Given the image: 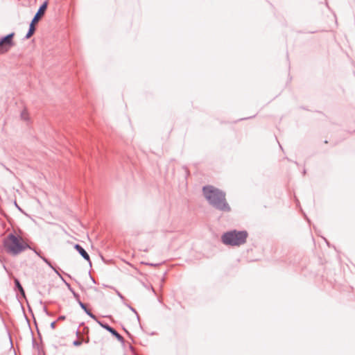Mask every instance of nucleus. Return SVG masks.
Segmentation results:
<instances>
[{
  "mask_svg": "<svg viewBox=\"0 0 355 355\" xmlns=\"http://www.w3.org/2000/svg\"><path fill=\"white\" fill-rule=\"evenodd\" d=\"M202 193L208 203L215 209L222 212H230L232 209L226 200V193L212 185L202 187Z\"/></svg>",
  "mask_w": 355,
  "mask_h": 355,
  "instance_id": "1",
  "label": "nucleus"
},
{
  "mask_svg": "<svg viewBox=\"0 0 355 355\" xmlns=\"http://www.w3.org/2000/svg\"><path fill=\"white\" fill-rule=\"evenodd\" d=\"M3 245L7 253L17 256L27 249H32V247L24 241V239L15 234L11 232L3 241Z\"/></svg>",
  "mask_w": 355,
  "mask_h": 355,
  "instance_id": "2",
  "label": "nucleus"
},
{
  "mask_svg": "<svg viewBox=\"0 0 355 355\" xmlns=\"http://www.w3.org/2000/svg\"><path fill=\"white\" fill-rule=\"evenodd\" d=\"M248 236L246 230H232L222 234L221 241L225 245L241 246L246 243Z\"/></svg>",
  "mask_w": 355,
  "mask_h": 355,
  "instance_id": "3",
  "label": "nucleus"
},
{
  "mask_svg": "<svg viewBox=\"0 0 355 355\" xmlns=\"http://www.w3.org/2000/svg\"><path fill=\"white\" fill-rule=\"evenodd\" d=\"M48 1H44L39 7L37 12L33 17L28 29V31L24 37V39H29L35 32V24L40 21L42 17L44 15L48 8Z\"/></svg>",
  "mask_w": 355,
  "mask_h": 355,
  "instance_id": "4",
  "label": "nucleus"
},
{
  "mask_svg": "<svg viewBox=\"0 0 355 355\" xmlns=\"http://www.w3.org/2000/svg\"><path fill=\"white\" fill-rule=\"evenodd\" d=\"M15 33L12 32L0 38V53L4 54L15 46L13 38Z\"/></svg>",
  "mask_w": 355,
  "mask_h": 355,
  "instance_id": "5",
  "label": "nucleus"
},
{
  "mask_svg": "<svg viewBox=\"0 0 355 355\" xmlns=\"http://www.w3.org/2000/svg\"><path fill=\"white\" fill-rule=\"evenodd\" d=\"M98 324L102 328L110 332L114 338L117 339V340H119L123 345V346L125 345V339L115 329L103 321H98Z\"/></svg>",
  "mask_w": 355,
  "mask_h": 355,
  "instance_id": "6",
  "label": "nucleus"
},
{
  "mask_svg": "<svg viewBox=\"0 0 355 355\" xmlns=\"http://www.w3.org/2000/svg\"><path fill=\"white\" fill-rule=\"evenodd\" d=\"M74 249L79 253V254L87 261L89 262V266H92V261L90 260V257L87 251L84 249V248L80 245L79 243H76L73 245Z\"/></svg>",
  "mask_w": 355,
  "mask_h": 355,
  "instance_id": "7",
  "label": "nucleus"
},
{
  "mask_svg": "<svg viewBox=\"0 0 355 355\" xmlns=\"http://www.w3.org/2000/svg\"><path fill=\"white\" fill-rule=\"evenodd\" d=\"M13 282L14 290L17 292H19L22 297L26 298L25 291L23 286H21L19 279L17 277H13Z\"/></svg>",
  "mask_w": 355,
  "mask_h": 355,
  "instance_id": "8",
  "label": "nucleus"
},
{
  "mask_svg": "<svg viewBox=\"0 0 355 355\" xmlns=\"http://www.w3.org/2000/svg\"><path fill=\"white\" fill-rule=\"evenodd\" d=\"M64 283L66 285V286L67 287V288L69 289V291L72 293V295L74 297V298L76 299V302L79 301V300H80L79 294L74 291V289L71 286V284L69 283H68L66 280H65V282H64Z\"/></svg>",
  "mask_w": 355,
  "mask_h": 355,
  "instance_id": "9",
  "label": "nucleus"
},
{
  "mask_svg": "<svg viewBox=\"0 0 355 355\" xmlns=\"http://www.w3.org/2000/svg\"><path fill=\"white\" fill-rule=\"evenodd\" d=\"M31 334H32V345L33 347H36L37 351H38V353L39 354H42V351H44L40 346L37 343L36 340H35L34 337H33V331L31 330Z\"/></svg>",
  "mask_w": 355,
  "mask_h": 355,
  "instance_id": "10",
  "label": "nucleus"
},
{
  "mask_svg": "<svg viewBox=\"0 0 355 355\" xmlns=\"http://www.w3.org/2000/svg\"><path fill=\"white\" fill-rule=\"evenodd\" d=\"M104 286L113 289L121 300H125L124 296L116 288L112 286L104 285Z\"/></svg>",
  "mask_w": 355,
  "mask_h": 355,
  "instance_id": "11",
  "label": "nucleus"
},
{
  "mask_svg": "<svg viewBox=\"0 0 355 355\" xmlns=\"http://www.w3.org/2000/svg\"><path fill=\"white\" fill-rule=\"evenodd\" d=\"M123 304H124V305H125V306H127V307H128V308L131 311H132L134 313H135V314H136V315H137V320L139 321V319H140V318H139V314H138V313H137V310H136L135 308H133L131 305H130L129 304H128V303H126V302H124Z\"/></svg>",
  "mask_w": 355,
  "mask_h": 355,
  "instance_id": "12",
  "label": "nucleus"
},
{
  "mask_svg": "<svg viewBox=\"0 0 355 355\" xmlns=\"http://www.w3.org/2000/svg\"><path fill=\"white\" fill-rule=\"evenodd\" d=\"M40 259L49 266L50 267L51 269L53 268V264L51 263V261L49 259H48L47 258H46L44 256H42L40 257Z\"/></svg>",
  "mask_w": 355,
  "mask_h": 355,
  "instance_id": "13",
  "label": "nucleus"
},
{
  "mask_svg": "<svg viewBox=\"0 0 355 355\" xmlns=\"http://www.w3.org/2000/svg\"><path fill=\"white\" fill-rule=\"evenodd\" d=\"M40 259L49 266L50 267L51 269L53 268V264L51 263V261L49 259H48L47 258H46L44 256H42L40 257Z\"/></svg>",
  "mask_w": 355,
  "mask_h": 355,
  "instance_id": "14",
  "label": "nucleus"
},
{
  "mask_svg": "<svg viewBox=\"0 0 355 355\" xmlns=\"http://www.w3.org/2000/svg\"><path fill=\"white\" fill-rule=\"evenodd\" d=\"M40 259L49 266L50 267L51 269L53 268V264L51 263V261L49 259H48L47 258H46L44 256H42L40 257Z\"/></svg>",
  "mask_w": 355,
  "mask_h": 355,
  "instance_id": "15",
  "label": "nucleus"
},
{
  "mask_svg": "<svg viewBox=\"0 0 355 355\" xmlns=\"http://www.w3.org/2000/svg\"><path fill=\"white\" fill-rule=\"evenodd\" d=\"M40 259L49 266L50 267L51 269L53 268V264L51 263V261L49 259H48L47 258H46L44 256H42L40 257Z\"/></svg>",
  "mask_w": 355,
  "mask_h": 355,
  "instance_id": "16",
  "label": "nucleus"
},
{
  "mask_svg": "<svg viewBox=\"0 0 355 355\" xmlns=\"http://www.w3.org/2000/svg\"><path fill=\"white\" fill-rule=\"evenodd\" d=\"M78 304L80 306V308L84 311V312L86 313L87 311L89 309L87 307L86 304H84L80 300L79 301H77Z\"/></svg>",
  "mask_w": 355,
  "mask_h": 355,
  "instance_id": "17",
  "label": "nucleus"
},
{
  "mask_svg": "<svg viewBox=\"0 0 355 355\" xmlns=\"http://www.w3.org/2000/svg\"><path fill=\"white\" fill-rule=\"evenodd\" d=\"M52 270L55 272V274H57V275L59 276V277L60 278V279L63 282H65V279L64 278L62 277V275L59 272V268H55V266H53V268H52Z\"/></svg>",
  "mask_w": 355,
  "mask_h": 355,
  "instance_id": "18",
  "label": "nucleus"
},
{
  "mask_svg": "<svg viewBox=\"0 0 355 355\" xmlns=\"http://www.w3.org/2000/svg\"><path fill=\"white\" fill-rule=\"evenodd\" d=\"M86 314H87L89 317H90L91 318H92L94 320H95L97 323H98V321H100V320L97 318V317H96L94 314H93V313H92V312L90 310L87 311V313H86Z\"/></svg>",
  "mask_w": 355,
  "mask_h": 355,
  "instance_id": "19",
  "label": "nucleus"
},
{
  "mask_svg": "<svg viewBox=\"0 0 355 355\" xmlns=\"http://www.w3.org/2000/svg\"><path fill=\"white\" fill-rule=\"evenodd\" d=\"M83 341L78 338L73 341V345L75 347H79L82 345Z\"/></svg>",
  "mask_w": 355,
  "mask_h": 355,
  "instance_id": "20",
  "label": "nucleus"
},
{
  "mask_svg": "<svg viewBox=\"0 0 355 355\" xmlns=\"http://www.w3.org/2000/svg\"><path fill=\"white\" fill-rule=\"evenodd\" d=\"M141 263L147 265V266H155V267L160 265V263H153L144 262V261H142Z\"/></svg>",
  "mask_w": 355,
  "mask_h": 355,
  "instance_id": "21",
  "label": "nucleus"
},
{
  "mask_svg": "<svg viewBox=\"0 0 355 355\" xmlns=\"http://www.w3.org/2000/svg\"><path fill=\"white\" fill-rule=\"evenodd\" d=\"M81 340L83 341V343H89L90 339H89L88 334L86 335L85 337L83 338Z\"/></svg>",
  "mask_w": 355,
  "mask_h": 355,
  "instance_id": "22",
  "label": "nucleus"
},
{
  "mask_svg": "<svg viewBox=\"0 0 355 355\" xmlns=\"http://www.w3.org/2000/svg\"><path fill=\"white\" fill-rule=\"evenodd\" d=\"M89 329L88 327H84L82 331L83 334L87 335L89 334Z\"/></svg>",
  "mask_w": 355,
  "mask_h": 355,
  "instance_id": "23",
  "label": "nucleus"
},
{
  "mask_svg": "<svg viewBox=\"0 0 355 355\" xmlns=\"http://www.w3.org/2000/svg\"><path fill=\"white\" fill-rule=\"evenodd\" d=\"M31 250H33L40 258L42 256L41 251H40V250L38 251L33 248H32V249H31Z\"/></svg>",
  "mask_w": 355,
  "mask_h": 355,
  "instance_id": "24",
  "label": "nucleus"
},
{
  "mask_svg": "<svg viewBox=\"0 0 355 355\" xmlns=\"http://www.w3.org/2000/svg\"><path fill=\"white\" fill-rule=\"evenodd\" d=\"M82 325H84V322H81L78 327V328L77 329V330L76 331V337L78 338L80 336V331L79 329L80 327L82 326Z\"/></svg>",
  "mask_w": 355,
  "mask_h": 355,
  "instance_id": "25",
  "label": "nucleus"
},
{
  "mask_svg": "<svg viewBox=\"0 0 355 355\" xmlns=\"http://www.w3.org/2000/svg\"><path fill=\"white\" fill-rule=\"evenodd\" d=\"M56 322H57V320H55V321H53L51 322L50 324V327L52 329H54L55 328V326H56Z\"/></svg>",
  "mask_w": 355,
  "mask_h": 355,
  "instance_id": "26",
  "label": "nucleus"
},
{
  "mask_svg": "<svg viewBox=\"0 0 355 355\" xmlns=\"http://www.w3.org/2000/svg\"><path fill=\"white\" fill-rule=\"evenodd\" d=\"M65 319H66V316L65 315H60L58 318L57 321L64 320Z\"/></svg>",
  "mask_w": 355,
  "mask_h": 355,
  "instance_id": "27",
  "label": "nucleus"
},
{
  "mask_svg": "<svg viewBox=\"0 0 355 355\" xmlns=\"http://www.w3.org/2000/svg\"><path fill=\"white\" fill-rule=\"evenodd\" d=\"M44 311L45 312V313L47 315H51V314L50 313V312L48 311L47 308L46 306H44Z\"/></svg>",
  "mask_w": 355,
  "mask_h": 355,
  "instance_id": "28",
  "label": "nucleus"
},
{
  "mask_svg": "<svg viewBox=\"0 0 355 355\" xmlns=\"http://www.w3.org/2000/svg\"><path fill=\"white\" fill-rule=\"evenodd\" d=\"M89 277L94 284H97L95 279L92 276L90 272H89Z\"/></svg>",
  "mask_w": 355,
  "mask_h": 355,
  "instance_id": "29",
  "label": "nucleus"
},
{
  "mask_svg": "<svg viewBox=\"0 0 355 355\" xmlns=\"http://www.w3.org/2000/svg\"><path fill=\"white\" fill-rule=\"evenodd\" d=\"M37 334H38L40 342H42V338L41 334L40 333V331H39L38 328H37Z\"/></svg>",
  "mask_w": 355,
  "mask_h": 355,
  "instance_id": "30",
  "label": "nucleus"
},
{
  "mask_svg": "<svg viewBox=\"0 0 355 355\" xmlns=\"http://www.w3.org/2000/svg\"><path fill=\"white\" fill-rule=\"evenodd\" d=\"M15 205L16 206V207L21 212H23V210L21 209V207L17 205V202L15 201Z\"/></svg>",
  "mask_w": 355,
  "mask_h": 355,
  "instance_id": "31",
  "label": "nucleus"
},
{
  "mask_svg": "<svg viewBox=\"0 0 355 355\" xmlns=\"http://www.w3.org/2000/svg\"><path fill=\"white\" fill-rule=\"evenodd\" d=\"M123 329H124V331H125V333L128 334V336H129V338H132V335L130 334V332H129L128 330H126L125 328H123Z\"/></svg>",
  "mask_w": 355,
  "mask_h": 355,
  "instance_id": "32",
  "label": "nucleus"
},
{
  "mask_svg": "<svg viewBox=\"0 0 355 355\" xmlns=\"http://www.w3.org/2000/svg\"><path fill=\"white\" fill-rule=\"evenodd\" d=\"M129 348H130V349L132 352H134L135 349H134V347H132V345H129Z\"/></svg>",
  "mask_w": 355,
  "mask_h": 355,
  "instance_id": "33",
  "label": "nucleus"
},
{
  "mask_svg": "<svg viewBox=\"0 0 355 355\" xmlns=\"http://www.w3.org/2000/svg\"><path fill=\"white\" fill-rule=\"evenodd\" d=\"M28 310H29L30 312L33 313L32 309H31L30 306H28ZM32 315L34 317L33 313H32Z\"/></svg>",
  "mask_w": 355,
  "mask_h": 355,
  "instance_id": "34",
  "label": "nucleus"
},
{
  "mask_svg": "<svg viewBox=\"0 0 355 355\" xmlns=\"http://www.w3.org/2000/svg\"><path fill=\"white\" fill-rule=\"evenodd\" d=\"M25 318H26V320H27L28 326L30 327L29 320H28V318H27V316L26 315H25Z\"/></svg>",
  "mask_w": 355,
  "mask_h": 355,
  "instance_id": "35",
  "label": "nucleus"
},
{
  "mask_svg": "<svg viewBox=\"0 0 355 355\" xmlns=\"http://www.w3.org/2000/svg\"><path fill=\"white\" fill-rule=\"evenodd\" d=\"M317 31H309V33H316Z\"/></svg>",
  "mask_w": 355,
  "mask_h": 355,
  "instance_id": "36",
  "label": "nucleus"
},
{
  "mask_svg": "<svg viewBox=\"0 0 355 355\" xmlns=\"http://www.w3.org/2000/svg\"><path fill=\"white\" fill-rule=\"evenodd\" d=\"M252 116H250V117H245L243 118V119H250V118H252ZM241 120H243V119H241Z\"/></svg>",
  "mask_w": 355,
  "mask_h": 355,
  "instance_id": "37",
  "label": "nucleus"
},
{
  "mask_svg": "<svg viewBox=\"0 0 355 355\" xmlns=\"http://www.w3.org/2000/svg\"><path fill=\"white\" fill-rule=\"evenodd\" d=\"M34 322H35V325L37 326V322L35 318H34Z\"/></svg>",
  "mask_w": 355,
  "mask_h": 355,
  "instance_id": "38",
  "label": "nucleus"
},
{
  "mask_svg": "<svg viewBox=\"0 0 355 355\" xmlns=\"http://www.w3.org/2000/svg\"><path fill=\"white\" fill-rule=\"evenodd\" d=\"M305 173H306V170H305V169H304V171H303V174L304 175Z\"/></svg>",
  "mask_w": 355,
  "mask_h": 355,
  "instance_id": "39",
  "label": "nucleus"
},
{
  "mask_svg": "<svg viewBox=\"0 0 355 355\" xmlns=\"http://www.w3.org/2000/svg\"><path fill=\"white\" fill-rule=\"evenodd\" d=\"M279 147L281 148V149L283 150L282 145H280L279 144Z\"/></svg>",
  "mask_w": 355,
  "mask_h": 355,
  "instance_id": "40",
  "label": "nucleus"
},
{
  "mask_svg": "<svg viewBox=\"0 0 355 355\" xmlns=\"http://www.w3.org/2000/svg\"><path fill=\"white\" fill-rule=\"evenodd\" d=\"M295 164L298 165V163L297 162H293Z\"/></svg>",
  "mask_w": 355,
  "mask_h": 355,
  "instance_id": "41",
  "label": "nucleus"
},
{
  "mask_svg": "<svg viewBox=\"0 0 355 355\" xmlns=\"http://www.w3.org/2000/svg\"><path fill=\"white\" fill-rule=\"evenodd\" d=\"M304 216L307 219V220L309 222V219L307 218V216L305 215Z\"/></svg>",
  "mask_w": 355,
  "mask_h": 355,
  "instance_id": "42",
  "label": "nucleus"
},
{
  "mask_svg": "<svg viewBox=\"0 0 355 355\" xmlns=\"http://www.w3.org/2000/svg\"><path fill=\"white\" fill-rule=\"evenodd\" d=\"M42 355H45L44 351H42Z\"/></svg>",
  "mask_w": 355,
  "mask_h": 355,
  "instance_id": "43",
  "label": "nucleus"
},
{
  "mask_svg": "<svg viewBox=\"0 0 355 355\" xmlns=\"http://www.w3.org/2000/svg\"><path fill=\"white\" fill-rule=\"evenodd\" d=\"M21 117H24V115H23V113L21 114Z\"/></svg>",
  "mask_w": 355,
  "mask_h": 355,
  "instance_id": "44",
  "label": "nucleus"
},
{
  "mask_svg": "<svg viewBox=\"0 0 355 355\" xmlns=\"http://www.w3.org/2000/svg\"><path fill=\"white\" fill-rule=\"evenodd\" d=\"M21 117H24V115H23V113L21 114Z\"/></svg>",
  "mask_w": 355,
  "mask_h": 355,
  "instance_id": "45",
  "label": "nucleus"
},
{
  "mask_svg": "<svg viewBox=\"0 0 355 355\" xmlns=\"http://www.w3.org/2000/svg\"><path fill=\"white\" fill-rule=\"evenodd\" d=\"M66 275H67L69 277H70V278H71L70 275H68V274H66Z\"/></svg>",
  "mask_w": 355,
  "mask_h": 355,
  "instance_id": "46",
  "label": "nucleus"
},
{
  "mask_svg": "<svg viewBox=\"0 0 355 355\" xmlns=\"http://www.w3.org/2000/svg\"><path fill=\"white\" fill-rule=\"evenodd\" d=\"M39 355H42V354H39Z\"/></svg>",
  "mask_w": 355,
  "mask_h": 355,
  "instance_id": "47",
  "label": "nucleus"
},
{
  "mask_svg": "<svg viewBox=\"0 0 355 355\" xmlns=\"http://www.w3.org/2000/svg\"><path fill=\"white\" fill-rule=\"evenodd\" d=\"M1 53H0V55H1Z\"/></svg>",
  "mask_w": 355,
  "mask_h": 355,
  "instance_id": "48",
  "label": "nucleus"
}]
</instances>
